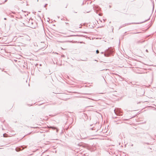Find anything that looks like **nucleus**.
Returning <instances> with one entry per match:
<instances>
[{"instance_id":"bb28decb","label":"nucleus","mask_w":156,"mask_h":156,"mask_svg":"<svg viewBox=\"0 0 156 156\" xmlns=\"http://www.w3.org/2000/svg\"><path fill=\"white\" fill-rule=\"evenodd\" d=\"M32 128H35V127H32Z\"/></svg>"},{"instance_id":"aec40b11","label":"nucleus","mask_w":156,"mask_h":156,"mask_svg":"<svg viewBox=\"0 0 156 156\" xmlns=\"http://www.w3.org/2000/svg\"><path fill=\"white\" fill-rule=\"evenodd\" d=\"M103 78L104 79V80H105V82H106V80H105V78H104V77H103Z\"/></svg>"},{"instance_id":"2eb2a0df","label":"nucleus","mask_w":156,"mask_h":156,"mask_svg":"<svg viewBox=\"0 0 156 156\" xmlns=\"http://www.w3.org/2000/svg\"><path fill=\"white\" fill-rule=\"evenodd\" d=\"M145 144H147L148 145H149V143H145Z\"/></svg>"},{"instance_id":"4be33fe9","label":"nucleus","mask_w":156,"mask_h":156,"mask_svg":"<svg viewBox=\"0 0 156 156\" xmlns=\"http://www.w3.org/2000/svg\"><path fill=\"white\" fill-rule=\"evenodd\" d=\"M62 95H65V94H62Z\"/></svg>"},{"instance_id":"39448f33","label":"nucleus","mask_w":156,"mask_h":156,"mask_svg":"<svg viewBox=\"0 0 156 156\" xmlns=\"http://www.w3.org/2000/svg\"><path fill=\"white\" fill-rule=\"evenodd\" d=\"M23 149L24 148L22 146H21L20 147H16L15 149V150L16 151L19 152L23 150Z\"/></svg>"},{"instance_id":"dca6fc26","label":"nucleus","mask_w":156,"mask_h":156,"mask_svg":"<svg viewBox=\"0 0 156 156\" xmlns=\"http://www.w3.org/2000/svg\"><path fill=\"white\" fill-rule=\"evenodd\" d=\"M55 103H53L51 104V105H55Z\"/></svg>"},{"instance_id":"20e7f679","label":"nucleus","mask_w":156,"mask_h":156,"mask_svg":"<svg viewBox=\"0 0 156 156\" xmlns=\"http://www.w3.org/2000/svg\"><path fill=\"white\" fill-rule=\"evenodd\" d=\"M34 23L33 22V21L32 20H29V22H28V25L29 27L33 28H35V27L34 25Z\"/></svg>"},{"instance_id":"1a4fd4ad","label":"nucleus","mask_w":156,"mask_h":156,"mask_svg":"<svg viewBox=\"0 0 156 156\" xmlns=\"http://www.w3.org/2000/svg\"><path fill=\"white\" fill-rule=\"evenodd\" d=\"M77 139L78 140H80V139H83V138H82L81 136H80V137H79V138H77Z\"/></svg>"},{"instance_id":"5701e85b","label":"nucleus","mask_w":156,"mask_h":156,"mask_svg":"<svg viewBox=\"0 0 156 156\" xmlns=\"http://www.w3.org/2000/svg\"><path fill=\"white\" fill-rule=\"evenodd\" d=\"M109 7L110 8H111V6L110 5H109Z\"/></svg>"},{"instance_id":"b1692460","label":"nucleus","mask_w":156,"mask_h":156,"mask_svg":"<svg viewBox=\"0 0 156 156\" xmlns=\"http://www.w3.org/2000/svg\"><path fill=\"white\" fill-rule=\"evenodd\" d=\"M105 20H104V21H105Z\"/></svg>"},{"instance_id":"ddd939ff","label":"nucleus","mask_w":156,"mask_h":156,"mask_svg":"<svg viewBox=\"0 0 156 156\" xmlns=\"http://www.w3.org/2000/svg\"><path fill=\"white\" fill-rule=\"evenodd\" d=\"M47 5H48V4H45V5H44V7H46L47 6Z\"/></svg>"},{"instance_id":"9d476101","label":"nucleus","mask_w":156,"mask_h":156,"mask_svg":"<svg viewBox=\"0 0 156 156\" xmlns=\"http://www.w3.org/2000/svg\"><path fill=\"white\" fill-rule=\"evenodd\" d=\"M96 53L97 54H98L99 53V51L98 50H97L96 51Z\"/></svg>"},{"instance_id":"6ab92c4d","label":"nucleus","mask_w":156,"mask_h":156,"mask_svg":"<svg viewBox=\"0 0 156 156\" xmlns=\"http://www.w3.org/2000/svg\"><path fill=\"white\" fill-rule=\"evenodd\" d=\"M13 13V14H15V12H12Z\"/></svg>"},{"instance_id":"f257e3e1","label":"nucleus","mask_w":156,"mask_h":156,"mask_svg":"<svg viewBox=\"0 0 156 156\" xmlns=\"http://www.w3.org/2000/svg\"><path fill=\"white\" fill-rule=\"evenodd\" d=\"M113 52V50L112 48L107 49L106 52L104 54V56L105 57H108L112 54Z\"/></svg>"},{"instance_id":"f3484780","label":"nucleus","mask_w":156,"mask_h":156,"mask_svg":"<svg viewBox=\"0 0 156 156\" xmlns=\"http://www.w3.org/2000/svg\"><path fill=\"white\" fill-rule=\"evenodd\" d=\"M146 51L147 52H148V50H147V49H146Z\"/></svg>"},{"instance_id":"412c9836","label":"nucleus","mask_w":156,"mask_h":156,"mask_svg":"<svg viewBox=\"0 0 156 156\" xmlns=\"http://www.w3.org/2000/svg\"><path fill=\"white\" fill-rule=\"evenodd\" d=\"M4 19L5 20H6V18H4Z\"/></svg>"},{"instance_id":"f8f14e48","label":"nucleus","mask_w":156,"mask_h":156,"mask_svg":"<svg viewBox=\"0 0 156 156\" xmlns=\"http://www.w3.org/2000/svg\"><path fill=\"white\" fill-rule=\"evenodd\" d=\"M139 32H136V33H132V34H138L139 33Z\"/></svg>"},{"instance_id":"7ed1b4c3","label":"nucleus","mask_w":156,"mask_h":156,"mask_svg":"<svg viewBox=\"0 0 156 156\" xmlns=\"http://www.w3.org/2000/svg\"><path fill=\"white\" fill-rule=\"evenodd\" d=\"M114 111L116 115H122L121 114L122 113V112L120 108H117L114 110Z\"/></svg>"},{"instance_id":"423d86ee","label":"nucleus","mask_w":156,"mask_h":156,"mask_svg":"<svg viewBox=\"0 0 156 156\" xmlns=\"http://www.w3.org/2000/svg\"><path fill=\"white\" fill-rule=\"evenodd\" d=\"M140 92H141L142 93L140 95V96H142L144 95V90L143 89H140Z\"/></svg>"},{"instance_id":"a878e982","label":"nucleus","mask_w":156,"mask_h":156,"mask_svg":"<svg viewBox=\"0 0 156 156\" xmlns=\"http://www.w3.org/2000/svg\"><path fill=\"white\" fill-rule=\"evenodd\" d=\"M91 129L92 130H93V128H91Z\"/></svg>"},{"instance_id":"a211bd4d","label":"nucleus","mask_w":156,"mask_h":156,"mask_svg":"<svg viewBox=\"0 0 156 156\" xmlns=\"http://www.w3.org/2000/svg\"><path fill=\"white\" fill-rule=\"evenodd\" d=\"M7 1V0H5V1H4V3L5 2H6Z\"/></svg>"},{"instance_id":"4468645a","label":"nucleus","mask_w":156,"mask_h":156,"mask_svg":"<svg viewBox=\"0 0 156 156\" xmlns=\"http://www.w3.org/2000/svg\"><path fill=\"white\" fill-rule=\"evenodd\" d=\"M87 58H86L84 60H83L84 61H87Z\"/></svg>"},{"instance_id":"0eeeda50","label":"nucleus","mask_w":156,"mask_h":156,"mask_svg":"<svg viewBox=\"0 0 156 156\" xmlns=\"http://www.w3.org/2000/svg\"><path fill=\"white\" fill-rule=\"evenodd\" d=\"M50 127L51 129H54V130L56 129H57V128L56 127L54 126H50Z\"/></svg>"},{"instance_id":"f03ea898","label":"nucleus","mask_w":156,"mask_h":156,"mask_svg":"<svg viewBox=\"0 0 156 156\" xmlns=\"http://www.w3.org/2000/svg\"><path fill=\"white\" fill-rule=\"evenodd\" d=\"M149 19H148L147 20H145L144 21H143V22H140V23H125L123 25H122V26H121L119 28H122V27H125L127 25H130L131 24H140V23H143L148 20H149Z\"/></svg>"},{"instance_id":"393cba45","label":"nucleus","mask_w":156,"mask_h":156,"mask_svg":"<svg viewBox=\"0 0 156 156\" xmlns=\"http://www.w3.org/2000/svg\"><path fill=\"white\" fill-rule=\"evenodd\" d=\"M101 54H103V52H101Z\"/></svg>"},{"instance_id":"6e6552de","label":"nucleus","mask_w":156,"mask_h":156,"mask_svg":"<svg viewBox=\"0 0 156 156\" xmlns=\"http://www.w3.org/2000/svg\"><path fill=\"white\" fill-rule=\"evenodd\" d=\"M144 41H137L136 43L137 44H139L140 43H142L144 42Z\"/></svg>"},{"instance_id":"9b49d317","label":"nucleus","mask_w":156,"mask_h":156,"mask_svg":"<svg viewBox=\"0 0 156 156\" xmlns=\"http://www.w3.org/2000/svg\"><path fill=\"white\" fill-rule=\"evenodd\" d=\"M5 135H7V134L6 133H4L3 134V136L4 137H6V136H5Z\"/></svg>"}]
</instances>
